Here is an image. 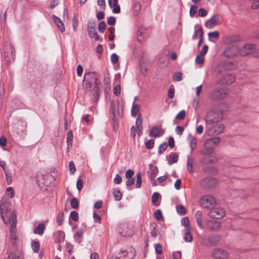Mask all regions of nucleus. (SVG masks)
<instances>
[{"instance_id": "nucleus-1", "label": "nucleus", "mask_w": 259, "mask_h": 259, "mask_svg": "<svg viewBox=\"0 0 259 259\" xmlns=\"http://www.w3.org/2000/svg\"><path fill=\"white\" fill-rule=\"evenodd\" d=\"M9 205V204L8 203H4L1 205V216L5 224H11V237L12 239H16L14 233L17 224L16 214L14 211H13L11 212L10 215L9 216L8 214V211L10 210Z\"/></svg>"}, {"instance_id": "nucleus-2", "label": "nucleus", "mask_w": 259, "mask_h": 259, "mask_svg": "<svg viewBox=\"0 0 259 259\" xmlns=\"http://www.w3.org/2000/svg\"><path fill=\"white\" fill-rule=\"evenodd\" d=\"M221 139L219 137H213L205 140L204 143V149L200 151L203 155H210L213 152L214 148L220 143Z\"/></svg>"}, {"instance_id": "nucleus-3", "label": "nucleus", "mask_w": 259, "mask_h": 259, "mask_svg": "<svg viewBox=\"0 0 259 259\" xmlns=\"http://www.w3.org/2000/svg\"><path fill=\"white\" fill-rule=\"evenodd\" d=\"M223 119V113L220 111H214L213 110H209L206 114L204 120L206 126H208L218 123Z\"/></svg>"}, {"instance_id": "nucleus-4", "label": "nucleus", "mask_w": 259, "mask_h": 259, "mask_svg": "<svg viewBox=\"0 0 259 259\" xmlns=\"http://www.w3.org/2000/svg\"><path fill=\"white\" fill-rule=\"evenodd\" d=\"M83 80L86 82L87 85L89 88L94 86V90L96 92L100 85V82L96 73L94 72H88L84 75Z\"/></svg>"}, {"instance_id": "nucleus-5", "label": "nucleus", "mask_w": 259, "mask_h": 259, "mask_svg": "<svg viewBox=\"0 0 259 259\" xmlns=\"http://www.w3.org/2000/svg\"><path fill=\"white\" fill-rule=\"evenodd\" d=\"M118 233L125 237H131L134 234L133 225L128 223H121L117 228Z\"/></svg>"}, {"instance_id": "nucleus-6", "label": "nucleus", "mask_w": 259, "mask_h": 259, "mask_svg": "<svg viewBox=\"0 0 259 259\" xmlns=\"http://www.w3.org/2000/svg\"><path fill=\"white\" fill-rule=\"evenodd\" d=\"M199 203L201 206L205 209H211L216 204L215 199L210 195H204L200 197Z\"/></svg>"}, {"instance_id": "nucleus-7", "label": "nucleus", "mask_w": 259, "mask_h": 259, "mask_svg": "<svg viewBox=\"0 0 259 259\" xmlns=\"http://www.w3.org/2000/svg\"><path fill=\"white\" fill-rule=\"evenodd\" d=\"M135 255V249L128 247L126 249H121L115 255L117 259H133Z\"/></svg>"}, {"instance_id": "nucleus-8", "label": "nucleus", "mask_w": 259, "mask_h": 259, "mask_svg": "<svg viewBox=\"0 0 259 259\" xmlns=\"http://www.w3.org/2000/svg\"><path fill=\"white\" fill-rule=\"evenodd\" d=\"M228 92L225 88H219L214 89L211 93V98L215 100H220L227 97Z\"/></svg>"}, {"instance_id": "nucleus-9", "label": "nucleus", "mask_w": 259, "mask_h": 259, "mask_svg": "<svg viewBox=\"0 0 259 259\" xmlns=\"http://www.w3.org/2000/svg\"><path fill=\"white\" fill-rule=\"evenodd\" d=\"M142 119L141 118V115L139 114L136 119V126H133L131 128V136L134 138L135 137L136 134H137L138 136H140L142 134Z\"/></svg>"}, {"instance_id": "nucleus-10", "label": "nucleus", "mask_w": 259, "mask_h": 259, "mask_svg": "<svg viewBox=\"0 0 259 259\" xmlns=\"http://www.w3.org/2000/svg\"><path fill=\"white\" fill-rule=\"evenodd\" d=\"M217 184V180L213 177H206L200 182V185L205 189H210L214 188Z\"/></svg>"}, {"instance_id": "nucleus-11", "label": "nucleus", "mask_w": 259, "mask_h": 259, "mask_svg": "<svg viewBox=\"0 0 259 259\" xmlns=\"http://www.w3.org/2000/svg\"><path fill=\"white\" fill-rule=\"evenodd\" d=\"M224 129V126L222 124L210 127L205 126V132L209 136L220 135L223 132Z\"/></svg>"}, {"instance_id": "nucleus-12", "label": "nucleus", "mask_w": 259, "mask_h": 259, "mask_svg": "<svg viewBox=\"0 0 259 259\" xmlns=\"http://www.w3.org/2000/svg\"><path fill=\"white\" fill-rule=\"evenodd\" d=\"M208 215L211 218L220 219L225 215V211L222 207H217L214 209H211Z\"/></svg>"}, {"instance_id": "nucleus-13", "label": "nucleus", "mask_w": 259, "mask_h": 259, "mask_svg": "<svg viewBox=\"0 0 259 259\" xmlns=\"http://www.w3.org/2000/svg\"><path fill=\"white\" fill-rule=\"evenodd\" d=\"M238 47L236 45H232L228 47L224 51V55L227 58H233L236 56L239 53Z\"/></svg>"}, {"instance_id": "nucleus-14", "label": "nucleus", "mask_w": 259, "mask_h": 259, "mask_svg": "<svg viewBox=\"0 0 259 259\" xmlns=\"http://www.w3.org/2000/svg\"><path fill=\"white\" fill-rule=\"evenodd\" d=\"M212 256L215 259H226L228 257V253L223 249L215 248L211 251Z\"/></svg>"}, {"instance_id": "nucleus-15", "label": "nucleus", "mask_w": 259, "mask_h": 259, "mask_svg": "<svg viewBox=\"0 0 259 259\" xmlns=\"http://www.w3.org/2000/svg\"><path fill=\"white\" fill-rule=\"evenodd\" d=\"M96 25L95 22H89L88 25V32L91 38H94L96 40H99V36L96 31Z\"/></svg>"}, {"instance_id": "nucleus-16", "label": "nucleus", "mask_w": 259, "mask_h": 259, "mask_svg": "<svg viewBox=\"0 0 259 259\" xmlns=\"http://www.w3.org/2000/svg\"><path fill=\"white\" fill-rule=\"evenodd\" d=\"M255 49V46L253 44H248L243 46L240 50L239 53L241 56H246L253 52Z\"/></svg>"}, {"instance_id": "nucleus-17", "label": "nucleus", "mask_w": 259, "mask_h": 259, "mask_svg": "<svg viewBox=\"0 0 259 259\" xmlns=\"http://www.w3.org/2000/svg\"><path fill=\"white\" fill-rule=\"evenodd\" d=\"M220 21V16L218 14L213 15L210 19L205 22V26L208 28H212L217 25Z\"/></svg>"}, {"instance_id": "nucleus-18", "label": "nucleus", "mask_w": 259, "mask_h": 259, "mask_svg": "<svg viewBox=\"0 0 259 259\" xmlns=\"http://www.w3.org/2000/svg\"><path fill=\"white\" fill-rule=\"evenodd\" d=\"M235 80V76L232 74H227L222 78L218 81V83L222 85H230Z\"/></svg>"}, {"instance_id": "nucleus-19", "label": "nucleus", "mask_w": 259, "mask_h": 259, "mask_svg": "<svg viewBox=\"0 0 259 259\" xmlns=\"http://www.w3.org/2000/svg\"><path fill=\"white\" fill-rule=\"evenodd\" d=\"M164 133V130L153 126L149 131V135L152 137L157 138L161 136Z\"/></svg>"}, {"instance_id": "nucleus-20", "label": "nucleus", "mask_w": 259, "mask_h": 259, "mask_svg": "<svg viewBox=\"0 0 259 259\" xmlns=\"http://www.w3.org/2000/svg\"><path fill=\"white\" fill-rule=\"evenodd\" d=\"M4 56L6 61L8 63H11L12 62H13L15 56V50L13 48H10L9 51L5 52Z\"/></svg>"}, {"instance_id": "nucleus-21", "label": "nucleus", "mask_w": 259, "mask_h": 259, "mask_svg": "<svg viewBox=\"0 0 259 259\" xmlns=\"http://www.w3.org/2000/svg\"><path fill=\"white\" fill-rule=\"evenodd\" d=\"M146 34V28L142 25L138 30L137 37L138 41L140 43L144 41Z\"/></svg>"}, {"instance_id": "nucleus-22", "label": "nucleus", "mask_w": 259, "mask_h": 259, "mask_svg": "<svg viewBox=\"0 0 259 259\" xmlns=\"http://www.w3.org/2000/svg\"><path fill=\"white\" fill-rule=\"evenodd\" d=\"M109 5L110 8H113L112 12L115 14H119L120 12V8L118 4V0H108Z\"/></svg>"}, {"instance_id": "nucleus-23", "label": "nucleus", "mask_w": 259, "mask_h": 259, "mask_svg": "<svg viewBox=\"0 0 259 259\" xmlns=\"http://www.w3.org/2000/svg\"><path fill=\"white\" fill-rule=\"evenodd\" d=\"M149 179L152 181L157 176L158 170L156 166L152 164H149Z\"/></svg>"}, {"instance_id": "nucleus-24", "label": "nucleus", "mask_w": 259, "mask_h": 259, "mask_svg": "<svg viewBox=\"0 0 259 259\" xmlns=\"http://www.w3.org/2000/svg\"><path fill=\"white\" fill-rule=\"evenodd\" d=\"M52 18L59 30L61 32H64L65 31V27L62 20L54 15H53Z\"/></svg>"}, {"instance_id": "nucleus-25", "label": "nucleus", "mask_w": 259, "mask_h": 259, "mask_svg": "<svg viewBox=\"0 0 259 259\" xmlns=\"http://www.w3.org/2000/svg\"><path fill=\"white\" fill-rule=\"evenodd\" d=\"M220 223L217 221L211 220L207 222V227L210 230H217L220 228Z\"/></svg>"}, {"instance_id": "nucleus-26", "label": "nucleus", "mask_w": 259, "mask_h": 259, "mask_svg": "<svg viewBox=\"0 0 259 259\" xmlns=\"http://www.w3.org/2000/svg\"><path fill=\"white\" fill-rule=\"evenodd\" d=\"M195 218L197 222V224L200 229H203V226L202 224L203 215L201 211L198 210L195 213Z\"/></svg>"}, {"instance_id": "nucleus-27", "label": "nucleus", "mask_w": 259, "mask_h": 259, "mask_svg": "<svg viewBox=\"0 0 259 259\" xmlns=\"http://www.w3.org/2000/svg\"><path fill=\"white\" fill-rule=\"evenodd\" d=\"M53 236L57 242H61L65 238V233L61 230H58L54 233Z\"/></svg>"}, {"instance_id": "nucleus-28", "label": "nucleus", "mask_w": 259, "mask_h": 259, "mask_svg": "<svg viewBox=\"0 0 259 259\" xmlns=\"http://www.w3.org/2000/svg\"><path fill=\"white\" fill-rule=\"evenodd\" d=\"M168 162L169 164L176 163L178 160V156L176 153H171L169 155L166 157Z\"/></svg>"}, {"instance_id": "nucleus-29", "label": "nucleus", "mask_w": 259, "mask_h": 259, "mask_svg": "<svg viewBox=\"0 0 259 259\" xmlns=\"http://www.w3.org/2000/svg\"><path fill=\"white\" fill-rule=\"evenodd\" d=\"M45 229V225L43 223H39L37 227L34 229V233L39 235H42Z\"/></svg>"}, {"instance_id": "nucleus-30", "label": "nucleus", "mask_w": 259, "mask_h": 259, "mask_svg": "<svg viewBox=\"0 0 259 259\" xmlns=\"http://www.w3.org/2000/svg\"><path fill=\"white\" fill-rule=\"evenodd\" d=\"M140 106L138 104H133L132 110H131V114L133 116H136L138 115H139V112L140 111ZM141 115V114H140Z\"/></svg>"}, {"instance_id": "nucleus-31", "label": "nucleus", "mask_w": 259, "mask_h": 259, "mask_svg": "<svg viewBox=\"0 0 259 259\" xmlns=\"http://www.w3.org/2000/svg\"><path fill=\"white\" fill-rule=\"evenodd\" d=\"M113 195L115 200L119 201L122 198V194L117 188L114 189L113 191Z\"/></svg>"}, {"instance_id": "nucleus-32", "label": "nucleus", "mask_w": 259, "mask_h": 259, "mask_svg": "<svg viewBox=\"0 0 259 259\" xmlns=\"http://www.w3.org/2000/svg\"><path fill=\"white\" fill-rule=\"evenodd\" d=\"M193 159L190 156L187 157V169L190 173L193 172Z\"/></svg>"}, {"instance_id": "nucleus-33", "label": "nucleus", "mask_w": 259, "mask_h": 259, "mask_svg": "<svg viewBox=\"0 0 259 259\" xmlns=\"http://www.w3.org/2000/svg\"><path fill=\"white\" fill-rule=\"evenodd\" d=\"M140 66L141 72L142 73H144L146 72V67L144 54H142L140 60Z\"/></svg>"}, {"instance_id": "nucleus-34", "label": "nucleus", "mask_w": 259, "mask_h": 259, "mask_svg": "<svg viewBox=\"0 0 259 259\" xmlns=\"http://www.w3.org/2000/svg\"><path fill=\"white\" fill-rule=\"evenodd\" d=\"M83 232L82 230L77 231L74 236V237L75 240L78 243H80L81 242V239L83 237Z\"/></svg>"}, {"instance_id": "nucleus-35", "label": "nucleus", "mask_w": 259, "mask_h": 259, "mask_svg": "<svg viewBox=\"0 0 259 259\" xmlns=\"http://www.w3.org/2000/svg\"><path fill=\"white\" fill-rule=\"evenodd\" d=\"M160 197V194L158 192H154L152 196V204L155 206H158L159 203L158 200Z\"/></svg>"}, {"instance_id": "nucleus-36", "label": "nucleus", "mask_w": 259, "mask_h": 259, "mask_svg": "<svg viewBox=\"0 0 259 259\" xmlns=\"http://www.w3.org/2000/svg\"><path fill=\"white\" fill-rule=\"evenodd\" d=\"M133 14L135 16L137 15L140 10H141V4L139 2H136L134 4L133 7Z\"/></svg>"}, {"instance_id": "nucleus-37", "label": "nucleus", "mask_w": 259, "mask_h": 259, "mask_svg": "<svg viewBox=\"0 0 259 259\" xmlns=\"http://www.w3.org/2000/svg\"><path fill=\"white\" fill-rule=\"evenodd\" d=\"M240 38L238 35H233L227 38L226 41L229 43H234L240 40Z\"/></svg>"}, {"instance_id": "nucleus-38", "label": "nucleus", "mask_w": 259, "mask_h": 259, "mask_svg": "<svg viewBox=\"0 0 259 259\" xmlns=\"http://www.w3.org/2000/svg\"><path fill=\"white\" fill-rule=\"evenodd\" d=\"M184 240L188 242H190L192 240V237L189 232V229H187L184 236Z\"/></svg>"}, {"instance_id": "nucleus-39", "label": "nucleus", "mask_w": 259, "mask_h": 259, "mask_svg": "<svg viewBox=\"0 0 259 259\" xmlns=\"http://www.w3.org/2000/svg\"><path fill=\"white\" fill-rule=\"evenodd\" d=\"M197 145V139L195 137H192L190 142V147L191 149V152L196 149Z\"/></svg>"}, {"instance_id": "nucleus-40", "label": "nucleus", "mask_w": 259, "mask_h": 259, "mask_svg": "<svg viewBox=\"0 0 259 259\" xmlns=\"http://www.w3.org/2000/svg\"><path fill=\"white\" fill-rule=\"evenodd\" d=\"M167 145L166 142L160 144L158 147V153L159 155L162 154L167 148Z\"/></svg>"}, {"instance_id": "nucleus-41", "label": "nucleus", "mask_w": 259, "mask_h": 259, "mask_svg": "<svg viewBox=\"0 0 259 259\" xmlns=\"http://www.w3.org/2000/svg\"><path fill=\"white\" fill-rule=\"evenodd\" d=\"M219 35H220V33L217 31H214L209 32L208 33V37H209V40L210 41H211V38H217L219 37Z\"/></svg>"}, {"instance_id": "nucleus-42", "label": "nucleus", "mask_w": 259, "mask_h": 259, "mask_svg": "<svg viewBox=\"0 0 259 259\" xmlns=\"http://www.w3.org/2000/svg\"><path fill=\"white\" fill-rule=\"evenodd\" d=\"M57 222L59 225H61L64 221V213L63 212H59L57 217Z\"/></svg>"}, {"instance_id": "nucleus-43", "label": "nucleus", "mask_w": 259, "mask_h": 259, "mask_svg": "<svg viewBox=\"0 0 259 259\" xmlns=\"http://www.w3.org/2000/svg\"><path fill=\"white\" fill-rule=\"evenodd\" d=\"M137 181L136 184V187L137 188H139L141 187L142 180H141V174L138 172L136 175Z\"/></svg>"}, {"instance_id": "nucleus-44", "label": "nucleus", "mask_w": 259, "mask_h": 259, "mask_svg": "<svg viewBox=\"0 0 259 259\" xmlns=\"http://www.w3.org/2000/svg\"><path fill=\"white\" fill-rule=\"evenodd\" d=\"M71 206L74 209H77L79 207L78 201L77 198H73L70 201Z\"/></svg>"}, {"instance_id": "nucleus-45", "label": "nucleus", "mask_w": 259, "mask_h": 259, "mask_svg": "<svg viewBox=\"0 0 259 259\" xmlns=\"http://www.w3.org/2000/svg\"><path fill=\"white\" fill-rule=\"evenodd\" d=\"M182 73L180 72H176L173 75V80L175 81H180L182 80Z\"/></svg>"}, {"instance_id": "nucleus-46", "label": "nucleus", "mask_w": 259, "mask_h": 259, "mask_svg": "<svg viewBox=\"0 0 259 259\" xmlns=\"http://www.w3.org/2000/svg\"><path fill=\"white\" fill-rule=\"evenodd\" d=\"M203 30L202 28H199L198 29L196 30L195 31V33L192 36V39H195L198 35H199L200 37L203 36Z\"/></svg>"}, {"instance_id": "nucleus-47", "label": "nucleus", "mask_w": 259, "mask_h": 259, "mask_svg": "<svg viewBox=\"0 0 259 259\" xmlns=\"http://www.w3.org/2000/svg\"><path fill=\"white\" fill-rule=\"evenodd\" d=\"M8 259H23V257L16 253L11 252L8 256Z\"/></svg>"}, {"instance_id": "nucleus-48", "label": "nucleus", "mask_w": 259, "mask_h": 259, "mask_svg": "<svg viewBox=\"0 0 259 259\" xmlns=\"http://www.w3.org/2000/svg\"><path fill=\"white\" fill-rule=\"evenodd\" d=\"M31 247L35 252H37L39 250V243L38 241H33L31 244Z\"/></svg>"}, {"instance_id": "nucleus-49", "label": "nucleus", "mask_w": 259, "mask_h": 259, "mask_svg": "<svg viewBox=\"0 0 259 259\" xmlns=\"http://www.w3.org/2000/svg\"><path fill=\"white\" fill-rule=\"evenodd\" d=\"M72 139H73V134H72V131H70L67 134V145L68 146H72Z\"/></svg>"}, {"instance_id": "nucleus-50", "label": "nucleus", "mask_w": 259, "mask_h": 259, "mask_svg": "<svg viewBox=\"0 0 259 259\" xmlns=\"http://www.w3.org/2000/svg\"><path fill=\"white\" fill-rule=\"evenodd\" d=\"M177 211V212L180 214H185L186 213V208L183 205H179L177 206L176 207Z\"/></svg>"}, {"instance_id": "nucleus-51", "label": "nucleus", "mask_w": 259, "mask_h": 259, "mask_svg": "<svg viewBox=\"0 0 259 259\" xmlns=\"http://www.w3.org/2000/svg\"><path fill=\"white\" fill-rule=\"evenodd\" d=\"M181 224L183 226L186 228V229H189V220L188 217L183 218L181 220Z\"/></svg>"}, {"instance_id": "nucleus-52", "label": "nucleus", "mask_w": 259, "mask_h": 259, "mask_svg": "<svg viewBox=\"0 0 259 259\" xmlns=\"http://www.w3.org/2000/svg\"><path fill=\"white\" fill-rule=\"evenodd\" d=\"M69 169L70 173L71 175H73L76 171V168L74 163L72 161H70L69 163Z\"/></svg>"}, {"instance_id": "nucleus-53", "label": "nucleus", "mask_w": 259, "mask_h": 259, "mask_svg": "<svg viewBox=\"0 0 259 259\" xmlns=\"http://www.w3.org/2000/svg\"><path fill=\"white\" fill-rule=\"evenodd\" d=\"M70 217L75 222H76L78 220V214L76 211H72L70 214Z\"/></svg>"}, {"instance_id": "nucleus-54", "label": "nucleus", "mask_w": 259, "mask_h": 259, "mask_svg": "<svg viewBox=\"0 0 259 259\" xmlns=\"http://www.w3.org/2000/svg\"><path fill=\"white\" fill-rule=\"evenodd\" d=\"M110 110L113 115V118L115 117V105L114 101H112L110 102Z\"/></svg>"}, {"instance_id": "nucleus-55", "label": "nucleus", "mask_w": 259, "mask_h": 259, "mask_svg": "<svg viewBox=\"0 0 259 259\" xmlns=\"http://www.w3.org/2000/svg\"><path fill=\"white\" fill-rule=\"evenodd\" d=\"M155 227H156L155 224L154 223V224H151L150 234L153 237H156L157 236V234L156 233Z\"/></svg>"}, {"instance_id": "nucleus-56", "label": "nucleus", "mask_w": 259, "mask_h": 259, "mask_svg": "<svg viewBox=\"0 0 259 259\" xmlns=\"http://www.w3.org/2000/svg\"><path fill=\"white\" fill-rule=\"evenodd\" d=\"M204 62V58L202 56H197L195 58V63L197 64H203Z\"/></svg>"}, {"instance_id": "nucleus-57", "label": "nucleus", "mask_w": 259, "mask_h": 259, "mask_svg": "<svg viewBox=\"0 0 259 259\" xmlns=\"http://www.w3.org/2000/svg\"><path fill=\"white\" fill-rule=\"evenodd\" d=\"M106 24L104 21H101L99 23L98 25V30L100 32H103V31L106 29Z\"/></svg>"}, {"instance_id": "nucleus-58", "label": "nucleus", "mask_w": 259, "mask_h": 259, "mask_svg": "<svg viewBox=\"0 0 259 259\" xmlns=\"http://www.w3.org/2000/svg\"><path fill=\"white\" fill-rule=\"evenodd\" d=\"M154 216L157 220H160L162 218V214L161 210H156L154 212Z\"/></svg>"}, {"instance_id": "nucleus-59", "label": "nucleus", "mask_w": 259, "mask_h": 259, "mask_svg": "<svg viewBox=\"0 0 259 259\" xmlns=\"http://www.w3.org/2000/svg\"><path fill=\"white\" fill-rule=\"evenodd\" d=\"M197 11V7L195 5H193L191 7L190 9V15L191 17H193Z\"/></svg>"}, {"instance_id": "nucleus-60", "label": "nucleus", "mask_w": 259, "mask_h": 259, "mask_svg": "<svg viewBox=\"0 0 259 259\" xmlns=\"http://www.w3.org/2000/svg\"><path fill=\"white\" fill-rule=\"evenodd\" d=\"M186 115V113L184 110L181 111L176 116V119L182 120L183 119Z\"/></svg>"}, {"instance_id": "nucleus-61", "label": "nucleus", "mask_w": 259, "mask_h": 259, "mask_svg": "<svg viewBox=\"0 0 259 259\" xmlns=\"http://www.w3.org/2000/svg\"><path fill=\"white\" fill-rule=\"evenodd\" d=\"M116 22V18L113 16H110L107 19V24L109 25H113Z\"/></svg>"}, {"instance_id": "nucleus-62", "label": "nucleus", "mask_w": 259, "mask_h": 259, "mask_svg": "<svg viewBox=\"0 0 259 259\" xmlns=\"http://www.w3.org/2000/svg\"><path fill=\"white\" fill-rule=\"evenodd\" d=\"M134 170L131 169H129L127 170H126V171L125 172V176L126 179L133 178L132 177L134 176Z\"/></svg>"}, {"instance_id": "nucleus-63", "label": "nucleus", "mask_w": 259, "mask_h": 259, "mask_svg": "<svg viewBox=\"0 0 259 259\" xmlns=\"http://www.w3.org/2000/svg\"><path fill=\"white\" fill-rule=\"evenodd\" d=\"M155 140L151 139L147 141V149H152L154 147Z\"/></svg>"}, {"instance_id": "nucleus-64", "label": "nucleus", "mask_w": 259, "mask_h": 259, "mask_svg": "<svg viewBox=\"0 0 259 259\" xmlns=\"http://www.w3.org/2000/svg\"><path fill=\"white\" fill-rule=\"evenodd\" d=\"M111 61L112 63V64H115L118 61V56L114 53L112 54L111 56Z\"/></svg>"}]
</instances>
